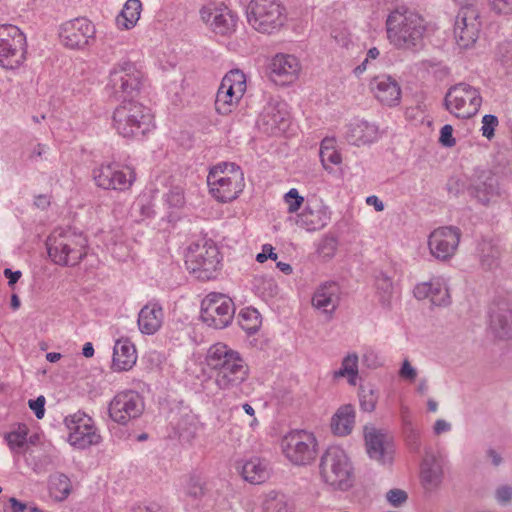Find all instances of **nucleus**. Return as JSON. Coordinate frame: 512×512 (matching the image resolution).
Here are the masks:
<instances>
[{
  "mask_svg": "<svg viewBox=\"0 0 512 512\" xmlns=\"http://www.w3.org/2000/svg\"><path fill=\"white\" fill-rule=\"evenodd\" d=\"M426 29L424 18L406 7L394 9L386 19L387 39L397 49L421 47Z\"/></svg>",
  "mask_w": 512,
  "mask_h": 512,
  "instance_id": "obj_1",
  "label": "nucleus"
},
{
  "mask_svg": "<svg viewBox=\"0 0 512 512\" xmlns=\"http://www.w3.org/2000/svg\"><path fill=\"white\" fill-rule=\"evenodd\" d=\"M206 362L217 371L215 382L220 389L236 388L248 377V366L243 358L224 343H216L208 349Z\"/></svg>",
  "mask_w": 512,
  "mask_h": 512,
  "instance_id": "obj_2",
  "label": "nucleus"
},
{
  "mask_svg": "<svg viewBox=\"0 0 512 512\" xmlns=\"http://www.w3.org/2000/svg\"><path fill=\"white\" fill-rule=\"evenodd\" d=\"M47 251L51 260L60 266H75L87 254L88 241L82 232L72 229H56L47 239Z\"/></svg>",
  "mask_w": 512,
  "mask_h": 512,
  "instance_id": "obj_3",
  "label": "nucleus"
},
{
  "mask_svg": "<svg viewBox=\"0 0 512 512\" xmlns=\"http://www.w3.org/2000/svg\"><path fill=\"white\" fill-rule=\"evenodd\" d=\"M112 124L124 138L144 136L154 128L150 109L133 99L123 100L112 116Z\"/></svg>",
  "mask_w": 512,
  "mask_h": 512,
  "instance_id": "obj_4",
  "label": "nucleus"
},
{
  "mask_svg": "<svg viewBox=\"0 0 512 512\" xmlns=\"http://www.w3.org/2000/svg\"><path fill=\"white\" fill-rule=\"evenodd\" d=\"M320 476L335 490L347 491L354 484V468L347 453L339 446H330L320 459Z\"/></svg>",
  "mask_w": 512,
  "mask_h": 512,
  "instance_id": "obj_5",
  "label": "nucleus"
},
{
  "mask_svg": "<svg viewBox=\"0 0 512 512\" xmlns=\"http://www.w3.org/2000/svg\"><path fill=\"white\" fill-rule=\"evenodd\" d=\"M212 196L219 202L236 199L245 187L244 173L233 162H221L213 166L207 176Z\"/></svg>",
  "mask_w": 512,
  "mask_h": 512,
  "instance_id": "obj_6",
  "label": "nucleus"
},
{
  "mask_svg": "<svg viewBox=\"0 0 512 512\" xmlns=\"http://www.w3.org/2000/svg\"><path fill=\"white\" fill-rule=\"evenodd\" d=\"M246 15L254 30L268 35L280 31L287 20L286 9L278 0H250Z\"/></svg>",
  "mask_w": 512,
  "mask_h": 512,
  "instance_id": "obj_7",
  "label": "nucleus"
},
{
  "mask_svg": "<svg viewBox=\"0 0 512 512\" xmlns=\"http://www.w3.org/2000/svg\"><path fill=\"white\" fill-rule=\"evenodd\" d=\"M144 84V73L130 60L116 63L109 73L108 86L117 98H133L137 96Z\"/></svg>",
  "mask_w": 512,
  "mask_h": 512,
  "instance_id": "obj_8",
  "label": "nucleus"
},
{
  "mask_svg": "<svg viewBox=\"0 0 512 512\" xmlns=\"http://www.w3.org/2000/svg\"><path fill=\"white\" fill-rule=\"evenodd\" d=\"M220 253L217 246L210 242L193 243L185 255V264L197 278L210 280L220 266Z\"/></svg>",
  "mask_w": 512,
  "mask_h": 512,
  "instance_id": "obj_9",
  "label": "nucleus"
},
{
  "mask_svg": "<svg viewBox=\"0 0 512 512\" xmlns=\"http://www.w3.org/2000/svg\"><path fill=\"white\" fill-rule=\"evenodd\" d=\"M26 37L14 25L0 26V65L5 69H16L26 59Z\"/></svg>",
  "mask_w": 512,
  "mask_h": 512,
  "instance_id": "obj_10",
  "label": "nucleus"
},
{
  "mask_svg": "<svg viewBox=\"0 0 512 512\" xmlns=\"http://www.w3.org/2000/svg\"><path fill=\"white\" fill-rule=\"evenodd\" d=\"M285 457L295 465H308L317 455V440L305 430H294L285 435L281 442Z\"/></svg>",
  "mask_w": 512,
  "mask_h": 512,
  "instance_id": "obj_11",
  "label": "nucleus"
},
{
  "mask_svg": "<svg viewBox=\"0 0 512 512\" xmlns=\"http://www.w3.org/2000/svg\"><path fill=\"white\" fill-rule=\"evenodd\" d=\"M481 103L482 97L478 89L463 82L451 87L444 99L446 109L462 119H468L476 115Z\"/></svg>",
  "mask_w": 512,
  "mask_h": 512,
  "instance_id": "obj_12",
  "label": "nucleus"
},
{
  "mask_svg": "<svg viewBox=\"0 0 512 512\" xmlns=\"http://www.w3.org/2000/svg\"><path fill=\"white\" fill-rule=\"evenodd\" d=\"M234 313L233 301L224 294L210 293L201 303L200 317L202 321L216 329L227 327L231 323Z\"/></svg>",
  "mask_w": 512,
  "mask_h": 512,
  "instance_id": "obj_13",
  "label": "nucleus"
},
{
  "mask_svg": "<svg viewBox=\"0 0 512 512\" xmlns=\"http://www.w3.org/2000/svg\"><path fill=\"white\" fill-rule=\"evenodd\" d=\"M64 422L69 430L68 441L75 448L85 449L101 441L92 418L84 412L78 411L69 415Z\"/></svg>",
  "mask_w": 512,
  "mask_h": 512,
  "instance_id": "obj_14",
  "label": "nucleus"
},
{
  "mask_svg": "<svg viewBox=\"0 0 512 512\" xmlns=\"http://www.w3.org/2000/svg\"><path fill=\"white\" fill-rule=\"evenodd\" d=\"M289 123L287 104L278 97H269L257 120L259 130L267 135H278L287 130Z\"/></svg>",
  "mask_w": 512,
  "mask_h": 512,
  "instance_id": "obj_15",
  "label": "nucleus"
},
{
  "mask_svg": "<svg viewBox=\"0 0 512 512\" xmlns=\"http://www.w3.org/2000/svg\"><path fill=\"white\" fill-rule=\"evenodd\" d=\"M144 411V402L139 393L126 390L117 393L109 403V417L120 425L141 416Z\"/></svg>",
  "mask_w": 512,
  "mask_h": 512,
  "instance_id": "obj_16",
  "label": "nucleus"
},
{
  "mask_svg": "<svg viewBox=\"0 0 512 512\" xmlns=\"http://www.w3.org/2000/svg\"><path fill=\"white\" fill-rule=\"evenodd\" d=\"M95 26L85 17L65 22L60 29V39L71 49H84L95 40Z\"/></svg>",
  "mask_w": 512,
  "mask_h": 512,
  "instance_id": "obj_17",
  "label": "nucleus"
},
{
  "mask_svg": "<svg viewBox=\"0 0 512 512\" xmlns=\"http://www.w3.org/2000/svg\"><path fill=\"white\" fill-rule=\"evenodd\" d=\"M481 22L479 13L474 6L461 7L454 25V36L460 48H469L477 40Z\"/></svg>",
  "mask_w": 512,
  "mask_h": 512,
  "instance_id": "obj_18",
  "label": "nucleus"
},
{
  "mask_svg": "<svg viewBox=\"0 0 512 512\" xmlns=\"http://www.w3.org/2000/svg\"><path fill=\"white\" fill-rule=\"evenodd\" d=\"M202 21L217 35L230 36L236 31L238 16L226 6L209 4L200 10Z\"/></svg>",
  "mask_w": 512,
  "mask_h": 512,
  "instance_id": "obj_19",
  "label": "nucleus"
},
{
  "mask_svg": "<svg viewBox=\"0 0 512 512\" xmlns=\"http://www.w3.org/2000/svg\"><path fill=\"white\" fill-rule=\"evenodd\" d=\"M461 238V230L455 226H443L431 232L428 246L431 254L439 260L450 259L456 252Z\"/></svg>",
  "mask_w": 512,
  "mask_h": 512,
  "instance_id": "obj_20",
  "label": "nucleus"
},
{
  "mask_svg": "<svg viewBox=\"0 0 512 512\" xmlns=\"http://www.w3.org/2000/svg\"><path fill=\"white\" fill-rule=\"evenodd\" d=\"M468 192L485 206L497 202L503 194L498 177L487 170H482L473 176Z\"/></svg>",
  "mask_w": 512,
  "mask_h": 512,
  "instance_id": "obj_21",
  "label": "nucleus"
},
{
  "mask_svg": "<svg viewBox=\"0 0 512 512\" xmlns=\"http://www.w3.org/2000/svg\"><path fill=\"white\" fill-rule=\"evenodd\" d=\"M93 178L98 187L124 191L134 182L135 174L130 168L120 169L117 164H102L93 170Z\"/></svg>",
  "mask_w": 512,
  "mask_h": 512,
  "instance_id": "obj_22",
  "label": "nucleus"
},
{
  "mask_svg": "<svg viewBox=\"0 0 512 512\" xmlns=\"http://www.w3.org/2000/svg\"><path fill=\"white\" fill-rule=\"evenodd\" d=\"M364 439L369 457L383 465L393 460V444L391 438L383 430L373 426H365Z\"/></svg>",
  "mask_w": 512,
  "mask_h": 512,
  "instance_id": "obj_23",
  "label": "nucleus"
},
{
  "mask_svg": "<svg viewBox=\"0 0 512 512\" xmlns=\"http://www.w3.org/2000/svg\"><path fill=\"white\" fill-rule=\"evenodd\" d=\"M300 69V62L294 55L277 54L270 63V78L278 85H286L298 77Z\"/></svg>",
  "mask_w": 512,
  "mask_h": 512,
  "instance_id": "obj_24",
  "label": "nucleus"
},
{
  "mask_svg": "<svg viewBox=\"0 0 512 512\" xmlns=\"http://www.w3.org/2000/svg\"><path fill=\"white\" fill-rule=\"evenodd\" d=\"M331 211L322 202L307 204L297 216L296 224L308 232L323 229L329 223Z\"/></svg>",
  "mask_w": 512,
  "mask_h": 512,
  "instance_id": "obj_25",
  "label": "nucleus"
},
{
  "mask_svg": "<svg viewBox=\"0 0 512 512\" xmlns=\"http://www.w3.org/2000/svg\"><path fill=\"white\" fill-rule=\"evenodd\" d=\"M370 88L376 99L389 107L399 104L401 88L398 82L388 75H380L372 79Z\"/></svg>",
  "mask_w": 512,
  "mask_h": 512,
  "instance_id": "obj_26",
  "label": "nucleus"
},
{
  "mask_svg": "<svg viewBox=\"0 0 512 512\" xmlns=\"http://www.w3.org/2000/svg\"><path fill=\"white\" fill-rule=\"evenodd\" d=\"M490 328L498 338L512 337V306L505 301L490 308Z\"/></svg>",
  "mask_w": 512,
  "mask_h": 512,
  "instance_id": "obj_27",
  "label": "nucleus"
},
{
  "mask_svg": "<svg viewBox=\"0 0 512 512\" xmlns=\"http://www.w3.org/2000/svg\"><path fill=\"white\" fill-rule=\"evenodd\" d=\"M378 127L365 120H355L347 126L345 139L349 144L362 146L378 139Z\"/></svg>",
  "mask_w": 512,
  "mask_h": 512,
  "instance_id": "obj_28",
  "label": "nucleus"
},
{
  "mask_svg": "<svg viewBox=\"0 0 512 512\" xmlns=\"http://www.w3.org/2000/svg\"><path fill=\"white\" fill-rule=\"evenodd\" d=\"M340 299V288L335 282H326L320 285L312 297V305L324 313L332 314Z\"/></svg>",
  "mask_w": 512,
  "mask_h": 512,
  "instance_id": "obj_29",
  "label": "nucleus"
},
{
  "mask_svg": "<svg viewBox=\"0 0 512 512\" xmlns=\"http://www.w3.org/2000/svg\"><path fill=\"white\" fill-rule=\"evenodd\" d=\"M414 295L418 299L429 298L436 306H445L450 303L448 288L439 279L418 284L414 288Z\"/></svg>",
  "mask_w": 512,
  "mask_h": 512,
  "instance_id": "obj_30",
  "label": "nucleus"
},
{
  "mask_svg": "<svg viewBox=\"0 0 512 512\" xmlns=\"http://www.w3.org/2000/svg\"><path fill=\"white\" fill-rule=\"evenodd\" d=\"M164 313L156 302L146 304L138 314V327L143 334L152 335L162 326Z\"/></svg>",
  "mask_w": 512,
  "mask_h": 512,
  "instance_id": "obj_31",
  "label": "nucleus"
},
{
  "mask_svg": "<svg viewBox=\"0 0 512 512\" xmlns=\"http://www.w3.org/2000/svg\"><path fill=\"white\" fill-rule=\"evenodd\" d=\"M136 360L134 344L128 339L117 340L113 349L112 368L115 371H128L135 365Z\"/></svg>",
  "mask_w": 512,
  "mask_h": 512,
  "instance_id": "obj_32",
  "label": "nucleus"
},
{
  "mask_svg": "<svg viewBox=\"0 0 512 512\" xmlns=\"http://www.w3.org/2000/svg\"><path fill=\"white\" fill-rule=\"evenodd\" d=\"M443 469L440 462L432 454H427L421 466V481L427 491H433L442 482Z\"/></svg>",
  "mask_w": 512,
  "mask_h": 512,
  "instance_id": "obj_33",
  "label": "nucleus"
},
{
  "mask_svg": "<svg viewBox=\"0 0 512 512\" xmlns=\"http://www.w3.org/2000/svg\"><path fill=\"white\" fill-rule=\"evenodd\" d=\"M241 475L251 484L264 483L270 477L269 463L258 457L251 458L242 465Z\"/></svg>",
  "mask_w": 512,
  "mask_h": 512,
  "instance_id": "obj_34",
  "label": "nucleus"
},
{
  "mask_svg": "<svg viewBox=\"0 0 512 512\" xmlns=\"http://www.w3.org/2000/svg\"><path fill=\"white\" fill-rule=\"evenodd\" d=\"M355 424V409L351 404L338 408L331 419L332 432L337 436H347Z\"/></svg>",
  "mask_w": 512,
  "mask_h": 512,
  "instance_id": "obj_35",
  "label": "nucleus"
},
{
  "mask_svg": "<svg viewBox=\"0 0 512 512\" xmlns=\"http://www.w3.org/2000/svg\"><path fill=\"white\" fill-rule=\"evenodd\" d=\"M142 3L140 0H127L116 22L119 27L130 29L134 27L140 18Z\"/></svg>",
  "mask_w": 512,
  "mask_h": 512,
  "instance_id": "obj_36",
  "label": "nucleus"
},
{
  "mask_svg": "<svg viewBox=\"0 0 512 512\" xmlns=\"http://www.w3.org/2000/svg\"><path fill=\"white\" fill-rule=\"evenodd\" d=\"M241 98L242 96H236L235 90L230 91L228 88H224V84L221 82L216 94L215 109L219 114L227 115Z\"/></svg>",
  "mask_w": 512,
  "mask_h": 512,
  "instance_id": "obj_37",
  "label": "nucleus"
},
{
  "mask_svg": "<svg viewBox=\"0 0 512 512\" xmlns=\"http://www.w3.org/2000/svg\"><path fill=\"white\" fill-rule=\"evenodd\" d=\"M358 376V355L356 353L348 354L343 358L340 369L333 372L334 379L347 377L350 385L356 384Z\"/></svg>",
  "mask_w": 512,
  "mask_h": 512,
  "instance_id": "obj_38",
  "label": "nucleus"
},
{
  "mask_svg": "<svg viewBox=\"0 0 512 512\" xmlns=\"http://www.w3.org/2000/svg\"><path fill=\"white\" fill-rule=\"evenodd\" d=\"M264 512H290L291 505L288 497L277 491H270L263 501Z\"/></svg>",
  "mask_w": 512,
  "mask_h": 512,
  "instance_id": "obj_39",
  "label": "nucleus"
},
{
  "mask_svg": "<svg viewBox=\"0 0 512 512\" xmlns=\"http://www.w3.org/2000/svg\"><path fill=\"white\" fill-rule=\"evenodd\" d=\"M49 489L51 495L56 500L62 501L66 499L71 492V481L65 474L56 473L50 477Z\"/></svg>",
  "mask_w": 512,
  "mask_h": 512,
  "instance_id": "obj_40",
  "label": "nucleus"
},
{
  "mask_svg": "<svg viewBox=\"0 0 512 512\" xmlns=\"http://www.w3.org/2000/svg\"><path fill=\"white\" fill-rule=\"evenodd\" d=\"M333 138H325L321 142L319 156L323 167L328 170V164L338 165L341 163V154L335 149Z\"/></svg>",
  "mask_w": 512,
  "mask_h": 512,
  "instance_id": "obj_41",
  "label": "nucleus"
},
{
  "mask_svg": "<svg viewBox=\"0 0 512 512\" xmlns=\"http://www.w3.org/2000/svg\"><path fill=\"white\" fill-rule=\"evenodd\" d=\"M221 82L224 84V88H228L230 91L235 90L236 96H243L246 91V76L239 69L229 71Z\"/></svg>",
  "mask_w": 512,
  "mask_h": 512,
  "instance_id": "obj_42",
  "label": "nucleus"
},
{
  "mask_svg": "<svg viewBox=\"0 0 512 512\" xmlns=\"http://www.w3.org/2000/svg\"><path fill=\"white\" fill-rule=\"evenodd\" d=\"M480 251L481 266L486 270L495 269L499 264V248L489 242H485L482 244Z\"/></svg>",
  "mask_w": 512,
  "mask_h": 512,
  "instance_id": "obj_43",
  "label": "nucleus"
},
{
  "mask_svg": "<svg viewBox=\"0 0 512 512\" xmlns=\"http://www.w3.org/2000/svg\"><path fill=\"white\" fill-rule=\"evenodd\" d=\"M28 429L26 425H19L14 431H11L5 435V440L9 448L16 453H22L23 448L27 443Z\"/></svg>",
  "mask_w": 512,
  "mask_h": 512,
  "instance_id": "obj_44",
  "label": "nucleus"
},
{
  "mask_svg": "<svg viewBox=\"0 0 512 512\" xmlns=\"http://www.w3.org/2000/svg\"><path fill=\"white\" fill-rule=\"evenodd\" d=\"M378 401V392L371 385H362L359 389V402L360 407L365 412H372L375 410Z\"/></svg>",
  "mask_w": 512,
  "mask_h": 512,
  "instance_id": "obj_45",
  "label": "nucleus"
},
{
  "mask_svg": "<svg viewBox=\"0 0 512 512\" xmlns=\"http://www.w3.org/2000/svg\"><path fill=\"white\" fill-rule=\"evenodd\" d=\"M239 317L243 322H247V324L243 323L242 327L250 333L256 332L261 324L260 314L254 308L242 309L239 313Z\"/></svg>",
  "mask_w": 512,
  "mask_h": 512,
  "instance_id": "obj_46",
  "label": "nucleus"
},
{
  "mask_svg": "<svg viewBox=\"0 0 512 512\" xmlns=\"http://www.w3.org/2000/svg\"><path fill=\"white\" fill-rule=\"evenodd\" d=\"M491 12L499 16L512 15V0H487Z\"/></svg>",
  "mask_w": 512,
  "mask_h": 512,
  "instance_id": "obj_47",
  "label": "nucleus"
},
{
  "mask_svg": "<svg viewBox=\"0 0 512 512\" xmlns=\"http://www.w3.org/2000/svg\"><path fill=\"white\" fill-rule=\"evenodd\" d=\"M185 490L188 496L195 499H199L205 494L203 483L198 476L189 477Z\"/></svg>",
  "mask_w": 512,
  "mask_h": 512,
  "instance_id": "obj_48",
  "label": "nucleus"
},
{
  "mask_svg": "<svg viewBox=\"0 0 512 512\" xmlns=\"http://www.w3.org/2000/svg\"><path fill=\"white\" fill-rule=\"evenodd\" d=\"M404 424V432L407 438V441L413 450H418L420 447L419 444V431L415 428L410 420L406 417L403 418Z\"/></svg>",
  "mask_w": 512,
  "mask_h": 512,
  "instance_id": "obj_49",
  "label": "nucleus"
},
{
  "mask_svg": "<svg viewBox=\"0 0 512 512\" xmlns=\"http://www.w3.org/2000/svg\"><path fill=\"white\" fill-rule=\"evenodd\" d=\"M499 121L495 115L486 114L482 118V127L481 132L482 135L491 140L495 135V128L498 126Z\"/></svg>",
  "mask_w": 512,
  "mask_h": 512,
  "instance_id": "obj_50",
  "label": "nucleus"
},
{
  "mask_svg": "<svg viewBox=\"0 0 512 512\" xmlns=\"http://www.w3.org/2000/svg\"><path fill=\"white\" fill-rule=\"evenodd\" d=\"M166 203L169 207L172 208H180L185 203L184 191L180 187H173L166 194L165 198Z\"/></svg>",
  "mask_w": 512,
  "mask_h": 512,
  "instance_id": "obj_51",
  "label": "nucleus"
},
{
  "mask_svg": "<svg viewBox=\"0 0 512 512\" xmlns=\"http://www.w3.org/2000/svg\"><path fill=\"white\" fill-rule=\"evenodd\" d=\"M337 250V240L332 236H326L318 247V253L324 258H331Z\"/></svg>",
  "mask_w": 512,
  "mask_h": 512,
  "instance_id": "obj_52",
  "label": "nucleus"
},
{
  "mask_svg": "<svg viewBox=\"0 0 512 512\" xmlns=\"http://www.w3.org/2000/svg\"><path fill=\"white\" fill-rule=\"evenodd\" d=\"M285 202L288 205V212H296L304 202V198L299 195L297 189H290L284 196Z\"/></svg>",
  "mask_w": 512,
  "mask_h": 512,
  "instance_id": "obj_53",
  "label": "nucleus"
},
{
  "mask_svg": "<svg viewBox=\"0 0 512 512\" xmlns=\"http://www.w3.org/2000/svg\"><path fill=\"white\" fill-rule=\"evenodd\" d=\"M399 377L408 382H414L417 377V370L411 365L408 359L402 362L399 369Z\"/></svg>",
  "mask_w": 512,
  "mask_h": 512,
  "instance_id": "obj_54",
  "label": "nucleus"
},
{
  "mask_svg": "<svg viewBox=\"0 0 512 512\" xmlns=\"http://www.w3.org/2000/svg\"><path fill=\"white\" fill-rule=\"evenodd\" d=\"M495 499L500 505H507L512 501V486L501 485L495 490Z\"/></svg>",
  "mask_w": 512,
  "mask_h": 512,
  "instance_id": "obj_55",
  "label": "nucleus"
},
{
  "mask_svg": "<svg viewBox=\"0 0 512 512\" xmlns=\"http://www.w3.org/2000/svg\"><path fill=\"white\" fill-rule=\"evenodd\" d=\"M388 502L395 507L402 505L407 500V493L401 489H391L386 494Z\"/></svg>",
  "mask_w": 512,
  "mask_h": 512,
  "instance_id": "obj_56",
  "label": "nucleus"
},
{
  "mask_svg": "<svg viewBox=\"0 0 512 512\" xmlns=\"http://www.w3.org/2000/svg\"><path fill=\"white\" fill-rule=\"evenodd\" d=\"M453 128L451 125H444L440 131V143L445 147H453L456 143L455 138L452 135Z\"/></svg>",
  "mask_w": 512,
  "mask_h": 512,
  "instance_id": "obj_57",
  "label": "nucleus"
},
{
  "mask_svg": "<svg viewBox=\"0 0 512 512\" xmlns=\"http://www.w3.org/2000/svg\"><path fill=\"white\" fill-rule=\"evenodd\" d=\"M499 55L504 65L512 67V42H505L499 46Z\"/></svg>",
  "mask_w": 512,
  "mask_h": 512,
  "instance_id": "obj_58",
  "label": "nucleus"
},
{
  "mask_svg": "<svg viewBox=\"0 0 512 512\" xmlns=\"http://www.w3.org/2000/svg\"><path fill=\"white\" fill-rule=\"evenodd\" d=\"M28 405H29V408L34 411V413L38 419L43 418L44 413H45V409H44L45 398H44V396H39L35 400H29Z\"/></svg>",
  "mask_w": 512,
  "mask_h": 512,
  "instance_id": "obj_59",
  "label": "nucleus"
},
{
  "mask_svg": "<svg viewBox=\"0 0 512 512\" xmlns=\"http://www.w3.org/2000/svg\"><path fill=\"white\" fill-rule=\"evenodd\" d=\"M11 512H30L32 507L18 501L16 498H10Z\"/></svg>",
  "mask_w": 512,
  "mask_h": 512,
  "instance_id": "obj_60",
  "label": "nucleus"
},
{
  "mask_svg": "<svg viewBox=\"0 0 512 512\" xmlns=\"http://www.w3.org/2000/svg\"><path fill=\"white\" fill-rule=\"evenodd\" d=\"M434 433L439 435L444 432H448L451 430V424L443 419H438L433 427Z\"/></svg>",
  "mask_w": 512,
  "mask_h": 512,
  "instance_id": "obj_61",
  "label": "nucleus"
},
{
  "mask_svg": "<svg viewBox=\"0 0 512 512\" xmlns=\"http://www.w3.org/2000/svg\"><path fill=\"white\" fill-rule=\"evenodd\" d=\"M21 271H12L9 268L4 270V276L8 279V285L13 287L14 284L20 279Z\"/></svg>",
  "mask_w": 512,
  "mask_h": 512,
  "instance_id": "obj_62",
  "label": "nucleus"
},
{
  "mask_svg": "<svg viewBox=\"0 0 512 512\" xmlns=\"http://www.w3.org/2000/svg\"><path fill=\"white\" fill-rule=\"evenodd\" d=\"M48 147L44 144H37L33 150L31 151L30 158L37 159L42 158V156L46 153Z\"/></svg>",
  "mask_w": 512,
  "mask_h": 512,
  "instance_id": "obj_63",
  "label": "nucleus"
},
{
  "mask_svg": "<svg viewBox=\"0 0 512 512\" xmlns=\"http://www.w3.org/2000/svg\"><path fill=\"white\" fill-rule=\"evenodd\" d=\"M366 203H367L368 205H372V206H374V208H375V210H376L377 212H381V211H383V210H384V204H383V202H382V201H381L377 196H375V195H372V196L367 197V199H366Z\"/></svg>",
  "mask_w": 512,
  "mask_h": 512,
  "instance_id": "obj_64",
  "label": "nucleus"
}]
</instances>
